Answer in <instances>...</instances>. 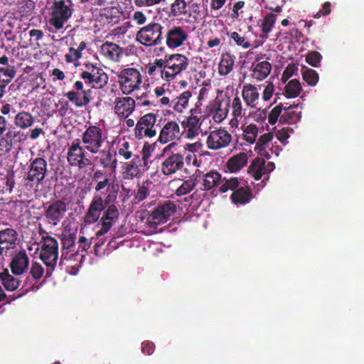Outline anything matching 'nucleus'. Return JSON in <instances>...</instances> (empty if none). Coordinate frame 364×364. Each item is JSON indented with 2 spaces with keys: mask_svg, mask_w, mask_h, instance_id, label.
I'll return each mask as SVG.
<instances>
[{
  "mask_svg": "<svg viewBox=\"0 0 364 364\" xmlns=\"http://www.w3.org/2000/svg\"><path fill=\"white\" fill-rule=\"evenodd\" d=\"M44 276V268L38 262H31L28 274L25 277L16 276L10 273L8 269H3L0 272V281L4 289L8 291H14L18 288L21 289L29 286L30 289H33L35 283H37Z\"/></svg>",
  "mask_w": 364,
  "mask_h": 364,
  "instance_id": "obj_1",
  "label": "nucleus"
},
{
  "mask_svg": "<svg viewBox=\"0 0 364 364\" xmlns=\"http://www.w3.org/2000/svg\"><path fill=\"white\" fill-rule=\"evenodd\" d=\"M39 258L46 266V270L44 271V280L52 276L55 270L58 259V243L55 238L46 236L43 237L40 248Z\"/></svg>",
  "mask_w": 364,
  "mask_h": 364,
  "instance_id": "obj_2",
  "label": "nucleus"
},
{
  "mask_svg": "<svg viewBox=\"0 0 364 364\" xmlns=\"http://www.w3.org/2000/svg\"><path fill=\"white\" fill-rule=\"evenodd\" d=\"M163 26L156 22H151L141 28L136 35V41L146 46L161 45L163 40Z\"/></svg>",
  "mask_w": 364,
  "mask_h": 364,
  "instance_id": "obj_3",
  "label": "nucleus"
},
{
  "mask_svg": "<svg viewBox=\"0 0 364 364\" xmlns=\"http://www.w3.org/2000/svg\"><path fill=\"white\" fill-rule=\"evenodd\" d=\"M85 70L82 71L80 77L85 83L92 88L101 89L108 82V75L97 64L86 63L84 65Z\"/></svg>",
  "mask_w": 364,
  "mask_h": 364,
  "instance_id": "obj_4",
  "label": "nucleus"
},
{
  "mask_svg": "<svg viewBox=\"0 0 364 364\" xmlns=\"http://www.w3.org/2000/svg\"><path fill=\"white\" fill-rule=\"evenodd\" d=\"M71 4L70 0L53 1L49 19L50 25L53 26L56 30L63 28L64 24L73 14V9L70 8Z\"/></svg>",
  "mask_w": 364,
  "mask_h": 364,
  "instance_id": "obj_5",
  "label": "nucleus"
},
{
  "mask_svg": "<svg viewBox=\"0 0 364 364\" xmlns=\"http://www.w3.org/2000/svg\"><path fill=\"white\" fill-rule=\"evenodd\" d=\"M166 65L161 70V76L168 80L173 79L178 74L186 70L190 63L189 59L180 53L166 55Z\"/></svg>",
  "mask_w": 364,
  "mask_h": 364,
  "instance_id": "obj_6",
  "label": "nucleus"
},
{
  "mask_svg": "<svg viewBox=\"0 0 364 364\" xmlns=\"http://www.w3.org/2000/svg\"><path fill=\"white\" fill-rule=\"evenodd\" d=\"M119 87L124 95H129L139 90L142 82L139 71L133 68H124L117 74Z\"/></svg>",
  "mask_w": 364,
  "mask_h": 364,
  "instance_id": "obj_7",
  "label": "nucleus"
},
{
  "mask_svg": "<svg viewBox=\"0 0 364 364\" xmlns=\"http://www.w3.org/2000/svg\"><path fill=\"white\" fill-rule=\"evenodd\" d=\"M176 212V205L175 203L171 200H166L154 208L148 216L147 223L149 227L156 228L157 225L166 223Z\"/></svg>",
  "mask_w": 364,
  "mask_h": 364,
  "instance_id": "obj_8",
  "label": "nucleus"
},
{
  "mask_svg": "<svg viewBox=\"0 0 364 364\" xmlns=\"http://www.w3.org/2000/svg\"><path fill=\"white\" fill-rule=\"evenodd\" d=\"M81 138L85 149L92 154H97L105 139L102 129L97 125L87 127Z\"/></svg>",
  "mask_w": 364,
  "mask_h": 364,
  "instance_id": "obj_9",
  "label": "nucleus"
},
{
  "mask_svg": "<svg viewBox=\"0 0 364 364\" xmlns=\"http://www.w3.org/2000/svg\"><path fill=\"white\" fill-rule=\"evenodd\" d=\"M156 114L154 113H147L143 115L138 120L135 128L134 135L138 139L144 137L152 138L156 135Z\"/></svg>",
  "mask_w": 364,
  "mask_h": 364,
  "instance_id": "obj_10",
  "label": "nucleus"
},
{
  "mask_svg": "<svg viewBox=\"0 0 364 364\" xmlns=\"http://www.w3.org/2000/svg\"><path fill=\"white\" fill-rule=\"evenodd\" d=\"M18 235L13 228H6L0 230V256L10 257L17 250Z\"/></svg>",
  "mask_w": 364,
  "mask_h": 364,
  "instance_id": "obj_11",
  "label": "nucleus"
},
{
  "mask_svg": "<svg viewBox=\"0 0 364 364\" xmlns=\"http://www.w3.org/2000/svg\"><path fill=\"white\" fill-rule=\"evenodd\" d=\"M10 257H11V259L9 267L13 274L23 277L28 274L31 268V267H29L30 259L24 249L21 248L16 250Z\"/></svg>",
  "mask_w": 364,
  "mask_h": 364,
  "instance_id": "obj_12",
  "label": "nucleus"
},
{
  "mask_svg": "<svg viewBox=\"0 0 364 364\" xmlns=\"http://www.w3.org/2000/svg\"><path fill=\"white\" fill-rule=\"evenodd\" d=\"M76 235L74 233L64 235L61 239L62 254L59 261V267L65 266V269L69 267L67 262L75 260V257L78 256L77 244L75 243Z\"/></svg>",
  "mask_w": 364,
  "mask_h": 364,
  "instance_id": "obj_13",
  "label": "nucleus"
},
{
  "mask_svg": "<svg viewBox=\"0 0 364 364\" xmlns=\"http://www.w3.org/2000/svg\"><path fill=\"white\" fill-rule=\"evenodd\" d=\"M188 38L187 30L181 26H169L165 33L166 45L171 49L184 46Z\"/></svg>",
  "mask_w": 364,
  "mask_h": 364,
  "instance_id": "obj_14",
  "label": "nucleus"
},
{
  "mask_svg": "<svg viewBox=\"0 0 364 364\" xmlns=\"http://www.w3.org/2000/svg\"><path fill=\"white\" fill-rule=\"evenodd\" d=\"M231 141V134L224 128H219L209 133L206 145L209 149L218 150L228 146Z\"/></svg>",
  "mask_w": 364,
  "mask_h": 364,
  "instance_id": "obj_15",
  "label": "nucleus"
},
{
  "mask_svg": "<svg viewBox=\"0 0 364 364\" xmlns=\"http://www.w3.org/2000/svg\"><path fill=\"white\" fill-rule=\"evenodd\" d=\"M67 210L66 203L62 200H56L46 208L44 215L49 224L56 226L64 218Z\"/></svg>",
  "mask_w": 364,
  "mask_h": 364,
  "instance_id": "obj_16",
  "label": "nucleus"
},
{
  "mask_svg": "<svg viewBox=\"0 0 364 364\" xmlns=\"http://www.w3.org/2000/svg\"><path fill=\"white\" fill-rule=\"evenodd\" d=\"M157 159H164L161 164V171L166 176L176 173L184 166V158L180 153L170 154L166 156H159Z\"/></svg>",
  "mask_w": 364,
  "mask_h": 364,
  "instance_id": "obj_17",
  "label": "nucleus"
},
{
  "mask_svg": "<svg viewBox=\"0 0 364 364\" xmlns=\"http://www.w3.org/2000/svg\"><path fill=\"white\" fill-rule=\"evenodd\" d=\"M47 161L43 157L31 160L26 179L37 184L42 183L47 173Z\"/></svg>",
  "mask_w": 364,
  "mask_h": 364,
  "instance_id": "obj_18",
  "label": "nucleus"
},
{
  "mask_svg": "<svg viewBox=\"0 0 364 364\" xmlns=\"http://www.w3.org/2000/svg\"><path fill=\"white\" fill-rule=\"evenodd\" d=\"M67 159L72 166L78 165L79 167L85 166L89 164V159L85 158V147L80 145V140L77 139L72 142L68 149Z\"/></svg>",
  "mask_w": 364,
  "mask_h": 364,
  "instance_id": "obj_19",
  "label": "nucleus"
},
{
  "mask_svg": "<svg viewBox=\"0 0 364 364\" xmlns=\"http://www.w3.org/2000/svg\"><path fill=\"white\" fill-rule=\"evenodd\" d=\"M104 103L109 105L112 103H114V112L120 118L124 119L128 117L133 112L136 105L134 100L130 97H116L114 100L112 99H109V101L104 100Z\"/></svg>",
  "mask_w": 364,
  "mask_h": 364,
  "instance_id": "obj_20",
  "label": "nucleus"
},
{
  "mask_svg": "<svg viewBox=\"0 0 364 364\" xmlns=\"http://www.w3.org/2000/svg\"><path fill=\"white\" fill-rule=\"evenodd\" d=\"M183 134L178 123L176 121L167 122L160 131L158 141L165 144L169 141L179 139Z\"/></svg>",
  "mask_w": 364,
  "mask_h": 364,
  "instance_id": "obj_21",
  "label": "nucleus"
},
{
  "mask_svg": "<svg viewBox=\"0 0 364 364\" xmlns=\"http://www.w3.org/2000/svg\"><path fill=\"white\" fill-rule=\"evenodd\" d=\"M105 208L102 197L100 195L94 196L85 214L86 223L92 224L97 222Z\"/></svg>",
  "mask_w": 364,
  "mask_h": 364,
  "instance_id": "obj_22",
  "label": "nucleus"
},
{
  "mask_svg": "<svg viewBox=\"0 0 364 364\" xmlns=\"http://www.w3.org/2000/svg\"><path fill=\"white\" fill-rule=\"evenodd\" d=\"M100 53L106 60L119 62L123 56L124 49L118 44L107 41L100 46Z\"/></svg>",
  "mask_w": 364,
  "mask_h": 364,
  "instance_id": "obj_23",
  "label": "nucleus"
},
{
  "mask_svg": "<svg viewBox=\"0 0 364 364\" xmlns=\"http://www.w3.org/2000/svg\"><path fill=\"white\" fill-rule=\"evenodd\" d=\"M92 90L88 89L82 92L70 90L64 95L70 102H73L76 107H83L87 106L92 101Z\"/></svg>",
  "mask_w": 364,
  "mask_h": 364,
  "instance_id": "obj_24",
  "label": "nucleus"
},
{
  "mask_svg": "<svg viewBox=\"0 0 364 364\" xmlns=\"http://www.w3.org/2000/svg\"><path fill=\"white\" fill-rule=\"evenodd\" d=\"M141 159L136 155L129 162L125 163L122 177L125 180H132L134 178H139L141 176Z\"/></svg>",
  "mask_w": 364,
  "mask_h": 364,
  "instance_id": "obj_25",
  "label": "nucleus"
},
{
  "mask_svg": "<svg viewBox=\"0 0 364 364\" xmlns=\"http://www.w3.org/2000/svg\"><path fill=\"white\" fill-rule=\"evenodd\" d=\"M99 154L95 158V160L98 161L103 168H111L115 170L117 166V160L114 158L115 154H113L111 148L99 150Z\"/></svg>",
  "mask_w": 364,
  "mask_h": 364,
  "instance_id": "obj_26",
  "label": "nucleus"
},
{
  "mask_svg": "<svg viewBox=\"0 0 364 364\" xmlns=\"http://www.w3.org/2000/svg\"><path fill=\"white\" fill-rule=\"evenodd\" d=\"M23 139V134L20 131L9 129L6 134L0 139V145L5 148L6 151H9L14 144L20 143Z\"/></svg>",
  "mask_w": 364,
  "mask_h": 364,
  "instance_id": "obj_27",
  "label": "nucleus"
},
{
  "mask_svg": "<svg viewBox=\"0 0 364 364\" xmlns=\"http://www.w3.org/2000/svg\"><path fill=\"white\" fill-rule=\"evenodd\" d=\"M192 97V92L186 90L171 101L170 107L178 113H182L188 107L189 100Z\"/></svg>",
  "mask_w": 364,
  "mask_h": 364,
  "instance_id": "obj_28",
  "label": "nucleus"
},
{
  "mask_svg": "<svg viewBox=\"0 0 364 364\" xmlns=\"http://www.w3.org/2000/svg\"><path fill=\"white\" fill-rule=\"evenodd\" d=\"M72 47L68 49V53L65 55V60L68 63H73L75 66L78 65V60L82 57V51L87 47V43L81 41L77 46L76 42H73Z\"/></svg>",
  "mask_w": 364,
  "mask_h": 364,
  "instance_id": "obj_29",
  "label": "nucleus"
},
{
  "mask_svg": "<svg viewBox=\"0 0 364 364\" xmlns=\"http://www.w3.org/2000/svg\"><path fill=\"white\" fill-rule=\"evenodd\" d=\"M242 97L246 105L251 107H256V102L259 100V93L256 86L252 84H245L242 90Z\"/></svg>",
  "mask_w": 364,
  "mask_h": 364,
  "instance_id": "obj_30",
  "label": "nucleus"
},
{
  "mask_svg": "<svg viewBox=\"0 0 364 364\" xmlns=\"http://www.w3.org/2000/svg\"><path fill=\"white\" fill-rule=\"evenodd\" d=\"M230 100H221L215 101L213 114V119L216 123L222 122L228 116Z\"/></svg>",
  "mask_w": 364,
  "mask_h": 364,
  "instance_id": "obj_31",
  "label": "nucleus"
},
{
  "mask_svg": "<svg viewBox=\"0 0 364 364\" xmlns=\"http://www.w3.org/2000/svg\"><path fill=\"white\" fill-rule=\"evenodd\" d=\"M297 106L295 104L287 106V103H285L282 116L279 118V123L291 124L299 121L301 118L300 112L297 113L294 110Z\"/></svg>",
  "mask_w": 364,
  "mask_h": 364,
  "instance_id": "obj_32",
  "label": "nucleus"
},
{
  "mask_svg": "<svg viewBox=\"0 0 364 364\" xmlns=\"http://www.w3.org/2000/svg\"><path fill=\"white\" fill-rule=\"evenodd\" d=\"M247 155L240 152L230 157L226 163V166L230 172L239 171L247 164Z\"/></svg>",
  "mask_w": 364,
  "mask_h": 364,
  "instance_id": "obj_33",
  "label": "nucleus"
},
{
  "mask_svg": "<svg viewBox=\"0 0 364 364\" xmlns=\"http://www.w3.org/2000/svg\"><path fill=\"white\" fill-rule=\"evenodd\" d=\"M222 183V176L216 171H210L203 176V190L209 191L218 186Z\"/></svg>",
  "mask_w": 364,
  "mask_h": 364,
  "instance_id": "obj_34",
  "label": "nucleus"
},
{
  "mask_svg": "<svg viewBox=\"0 0 364 364\" xmlns=\"http://www.w3.org/2000/svg\"><path fill=\"white\" fill-rule=\"evenodd\" d=\"M252 198V191L249 187H240L233 191L230 198L234 204H246Z\"/></svg>",
  "mask_w": 364,
  "mask_h": 364,
  "instance_id": "obj_35",
  "label": "nucleus"
},
{
  "mask_svg": "<svg viewBox=\"0 0 364 364\" xmlns=\"http://www.w3.org/2000/svg\"><path fill=\"white\" fill-rule=\"evenodd\" d=\"M235 56L230 53H223L218 65V73L220 75H228L233 69Z\"/></svg>",
  "mask_w": 364,
  "mask_h": 364,
  "instance_id": "obj_36",
  "label": "nucleus"
},
{
  "mask_svg": "<svg viewBox=\"0 0 364 364\" xmlns=\"http://www.w3.org/2000/svg\"><path fill=\"white\" fill-rule=\"evenodd\" d=\"M252 66V77L257 80H262L265 79L272 70L271 64L267 61H262L257 64H253Z\"/></svg>",
  "mask_w": 364,
  "mask_h": 364,
  "instance_id": "obj_37",
  "label": "nucleus"
},
{
  "mask_svg": "<svg viewBox=\"0 0 364 364\" xmlns=\"http://www.w3.org/2000/svg\"><path fill=\"white\" fill-rule=\"evenodd\" d=\"M248 172L255 180H260L265 172V161L263 159L255 158L250 166Z\"/></svg>",
  "mask_w": 364,
  "mask_h": 364,
  "instance_id": "obj_38",
  "label": "nucleus"
},
{
  "mask_svg": "<svg viewBox=\"0 0 364 364\" xmlns=\"http://www.w3.org/2000/svg\"><path fill=\"white\" fill-rule=\"evenodd\" d=\"M34 117L31 113L26 111L18 112L14 118V124L17 127L25 129L33 125Z\"/></svg>",
  "mask_w": 364,
  "mask_h": 364,
  "instance_id": "obj_39",
  "label": "nucleus"
},
{
  "mask_svg": "<svg viewBox=\"0 0 364 364\" xmlns=\"http://www.w3.org/2000/svg\"><path fill=\"white\" fill-rule=\"evenodd\" d=\"M301 90L302 87L299 80L293 79L285 85L283 95L287 98H295L300 95Z\"/></svg>",
  "mask_w": 364,
  "mask_h": 364,
  "instance_id": "obj_40",
  "label": "nucleus"
},
{
  "mask_svg": "<svg viewBox=\"0 0 364 364\" xmlns=\"http://www.w3.org/2000/svg\"><path fill=\"white\" fill-rule=\"evenodd\" d=\"M151 184V182L149 180H146L138 187V189L134 192V194L132 199L133 204H138L147 198V196L149 195V187Z\"/></svg>",
  "mask_w": 364,
  "mask_h": 364,
  "instance_id": "obj_41",
  "label": "nucleus"
},
{
  "mask_svg": "<svg viewBox=\"0 0 364 364\" xmlns=\"http://www.w3.org/2000/svg\"><path fill=\"white\" fill-rule=\"evenodd\" d=\"M200 105H201V104L198 105L196 103V107L194 108H191L190 109V112H191V115L187 118L186 122L183 121V122H182V127H183L182 129L183 130V132L185 131L186 127H189V128H192V129L198 130V129L200 127V124H199L200 119L197 116H195L194 114H197L198 112H200L198 110H199V107Z\"/></svg>",
  "mask_w": 364,
  "mask_h": 364,
  "instance_id": "obj_42",
  "label": "nucleus"
},
{
  "mask_svg": "<svg viewBox=\"0 0 364 364\" xmlns=\"http://www.w3.org/2000/svg\"><path fill=\"white\" fill-rule=\"evenodd\" d=\"M243 139L249 144H254L256 141L259 129L255 124H250L242 127Z\"/></svg>",
  "mask_w": 364,
  "mask_h": 364,
  "instance_id": "obj_43",
  "label": "nucleus"
},
{
  "mask_svg": "<svg viewBox=\"0 0 364 364\" xmlns=\"http://www.w3.org/2000/svg\"><path fill=\"white\" fill-rule=\"evenodd\" d=\"M15 75L16 70L14 65H8L0 68V84L7 86Z\"/></svg>",
  "mask_w": 364,
  "mask_h": 364,
  "instance_id": "obj_44",
  "label": "nucleus"
},
{
  "mask_svg": "<svg viewBox=\"0 0 364 364\" xmlns=\"http://www.w3.org/2000/svg\"><path fill=\"white\" fill-rule=\"evenodd\" d=\"M303 80L310 86H315L318 81V74L311 68L303 66L301 69Z\"/></svg>",
  "mask_w": 364,
  "mask_h": 364,
  "instance_id": "obj_45",
  "label": "nucleus"
},
{
  "mask_svg": "<svg viewBox=\"0 0 364 364\" xmlns=\"http://www.w3.org/2000/svg\"><path fill=\"white\" fill-rule=\"evenodd\" d=\"M276 21V16L269 14L266 15L261 24V30L262 34L260 35V37L262 38H267L268 37L269 33L271 31L272 27L274 26Z\"/></svg>",
  "mask_w": 364,
  "mask_h": 364,
  "instance_id": "obj_46",
  "label": "nucleus"
},
{
  "mask_svg": "<svg viewBox=\"0 0 364 364\" xmlns=\"http://www.w3.org/2000/svg\"><path fill=\"white\" fill-rule=\"evenodd\" d=\"M197 185V178L190 177L186 180L183 183L176 189V194L178 196H181L190 193Z\"/></svg>",
  "mask_w": 364,
  "mask_h": 364,
  "instance_id": "obj_47",
  "label": "nucleus"
},
{
  "mask_svg": "<svg viewBox=\"0 0 364 364\" xmlns=\"http://www.w3.org/2000/svg\"><path fill=\"white\" fill-rule=\"evenodd\" d=\"M284 109V104L280 102L272 109L268 115V122L271 125L275 124L282 116Z\"/></svg>",
  "mask_w": 364,
  "mask_h": 364,
  "instance_id": "obj_48",
  "label": "nucleus"
},
{
  "mask_svg": "<svg viewBox=\"0 0 364 364\" xmlns=\"http://www.w3.org/2000/svg\"><path fill=\"white\" fill-rule=\"evenodd\" d=\"M239 181L237 178H231L230 179H226L225 178H222V183L220 186V191L221 193H225L228 190L235 191L238 188Z\"/></svg>",
  "mask_w": 364,
  "mask_h": 364,
  "instance_id": "obj_49",
  "label": "nucleus"
},
{
  "mask_svg": "<svg viewBox=\"0 0 364 364\" xmlns=\"http://www.w3.org/2000/svg\"><path fill=\"white\" fill-rule=\"evenodd\" d=\"M119 213L117 207L114 204L107 206V209L104 211L102 220H112L116 222L119 218Z\"/></svg>",
  "mask_w": 364,
  "mask_h": 364,
  "instance_id": "obj_50",
  "label": "nucleus"
},
{
  "mask_svg": "<svg viewBox=\"0 0 364 364\" xmlns=\"http://www.w3.org/2000/svg\"><path fill=\"white\" fill-rule=\"evenodd\" d=\"M232 114L235 119L239 117H242L245 114V109L242 107L241 100L239 97L236 96L234 97L232 102Z\"/></svg>",
  "mask_w": 364,
  "mask_h": 364,
  "instance_id": "obj_51",
  "label": "nucleus"
},
{
  "mask_svg": "<svg viewBox=\"0 0 364 364\" xmlns=\"http://www.w3.org/2000/svg\"><path fill=\"white\" fill-rule=\"evenodd\" d=\"M322 55L318 51L314 50L309 52L306 55V61L308 64L313 67L318 68L320 66Z\"/></svg>",
  "mask_w": 364,
  "mask_h": 364,
  "instance_id": "obj_52",
  "label": "nucleus"
},
{
  "mask_svg": "<svg viewBox=\"0 0 364 364\" xmlns=\"http://www.w3.org/2000/svg\"><path fill=\"white\" fill-rule=\"evenodd\" d=\"M187 5L185 0H175L171 5V12L173 16L185 14L187 12Z\"/></svg>",
  "mask_w": 364,
  "mask_h": 364,
  "instance_id": "obj_53",
  "label": "nucleus"
},
{
  "mask_svg": "<svg viewBox=\"0 0 364 364\" xmlns=\"http://www.w3.org/2000/svg\"><path fill=\"white\" fill-rule=\"evenodd\" d=\"M118 154L124 160H129L132 157L133 153L128 141H124L119 145L118 147Z\"/></svg>",
  "mask_w": 364,
  "mask_h": 364,
  "instance_id": "obj_54",
  "label": "nucleus"
},
{
  "mask_svg": "<svg viewBox=\"0 0 364 364\" xmlns=\"http://www.w3.org/2000/svg\"><path fill=\"white\" fill-rule=\"evenodd\" d=\"M230 38L232 39L238 46H242L244 48H248L251 44L246 40L243 36L235 31L231 33Z\"/></svg>",
  "mask_w": 364,
  "mask_h": 364,
  "instance_id": "obj_55",
  "label": "nucleus"
},
{
  "mask_svg": "<svg viewBox=\"0 0 364 364\" xmlns=\"http://www.w3.org/2000/svg\"><path fill=\"white\" fill-rule=\"evenodd\" d=\"M115 223V222H113L112 220H104L101 219V228L100 229L96 232V236L99 239L100 237L103 236L105 233H107L111 228L113 226V225Z\"/></svg>",
  "mask_w": 364,
  "mask_h": 364,
  "instance_id": "obj_56",
  "label": "nucleus"
},
{
  "mask_svg": "<svg viewBox=\"0 0 364 364\" xmlns=\"http://www.w3.org/2000/svg\"><path fill=\"white\" fill-rule=\"evenodd\" d=\"M90 245L91 242H89L85 236H80L77 244L78 255L80 253L86 252V251L90 247Z\"/></svg>",
  "mask_w": 364,
  "mask_h": 364,
  "instance_id": "obj_57",
  "label": "nucleus"
},
{
  "mask_svg": "<svg viewBox=\"0 0 364 364\" xmlns=\"http://www.w3.org/2000/svg\"><path fill=\"white\" fill-rule=\"evenodd\" d=\"M297 70V67L294 64L288 65L282 75V80L283 82L287 81Z\"/></svg>",
  "mask_w": 364,
  "mask_h": 364,
  "instance_id": "obj_58",
  "label": "nucleus"
},
{
  "mask_svg": "<svg viewBox=\"0 0 364 364\" xmlns=\"http://www.w3.org/2000/svg\"><path fill=\"white\" fill-rule=\"evenodd\" d=\"M274 92V86L272 82H268L262 93V99L268 101L272 97Z\"/></svg>",
  "mask_w": 364,
  "mask_h": 364,
  "instance_id": "obj_59",
  "label": "nucleus"
},
{
  "mask_svg": "<svg viewBox=\"0 0 364 364\" xmlns=\"http://www.w3.org/2000/svg\"><path fill=\"white\" fill-rule=\"evenodd\" d=\"M153 151L152 144L146 142L142 148L141 154H142V160L144 161V164H146L148 159L151 156V151Z\"/></svg>",
  "mask_w": 364,
  "mask_h": 364,
  "instance_id": "obj_60",
  "label": "nucleus"
},
{
  "mask_svg": "<svg viewBox=\"0 0 364 364\" xmlns=\"http://www.w3.org/2000/svg\"><path fill=\"white\" fill-rule=\"evenodd\" d=\"M162 0H134L137 7H148L159 4Z\"/></svg>",
  "mask_w": 364,
  "mask_h": 364,
  "instance_id": "obj_61",
  "label": "nucleus"
},
{
  "mask_svg": "<svg viewBox=\"0 0 364 364\" xmlns=\"http://www.w3.org/2000/svg\"><path fill=\"white\" fill-rule=\"evenodd\" d=\"M155 349V345L154 343L146 341L141 343V351L147 355H151Z\"/></svg>",
  "mask_w": 364,
  "mask_h": 364,
  "instance_id": "obj_62",
  "label": "nucleus"
},
{
  "mask_svg": "<svg viewBox=\"0 0 364 364\" xmlns=\"http://www.w3.org/2000/svg\"><path fill=\"white\" fill-rule=\"evenodd\" d=\"M132 19L136 24L143 25L146 21V16L142 11H136L133 14Z\"/></svg>",
  "mask_w": 364,
  "mask_h": 364,
  "instance_id": "obj_63",
  "label": "nucleus"
},
{
  "mask_svg": "<svg viewBox=\"0 0 364 364\" xmlns=\"http://www.w3.org/2000/svg\"><path fill=\"white\" fill-rule=\"evenodd\" d=\"M117 197V191H110L109 193L107 195L104 200L105 206H108L109 205L114 204Z\"/></svg>",
  "mask_w": 364,
  "mask_h": 364,
  "instance_id": "obj_64",
  "label": "nucleus"
}]
</instances>
